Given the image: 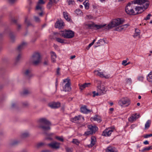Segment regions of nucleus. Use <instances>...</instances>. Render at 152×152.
Segmentation results:
<instances>
[{"instance_id": "nucleus-52", "label": "nucleus", "mask_w": 152, "mask_h": 152, "mask_svg": "<svg viewBox=\"0 0 152 152\" xmlns=\"http://www.w3.org/2000/svg\"><path fill=\"white\" fill-rule=\"evenodd\" d=\"M50 54L51 57H54L55 56H57L56 53L53 51H51L50 52Z\"/></svg>"}, {"instance_id": "nucleus-42", "label": "nucleus", "mask_w": 152, "mask_h": 152, "mask_svg": "<svg viewBox=\"0 0 152 152\" xmlns=\"http://www.w3.org/2000/svg\"><path fill=\"white\" fill-rule=\"evenodd\" d=\"M135 33L134 35V37L140 35V32H139V30L138 29H136L135 30Z\"/></svg>"}, {"instance_id": "nucleus-56", "label": "nucleus", "mask_w": 152, "mask_h": 152, "mask_svg": "<svg viewBox=\"0 0 152 152\" xmlns=\"http://www.w3.org/2000/svg\"><path fill=\"white\" fill-rule=\"evenodd\" d=\"M29 93V91L27 90H25L23 93V94L24 95H26L28 94Z\"/></svg>"}, {"instance_id": "nucleus-14", "label": "nucleus", "mask_w": 152, "mask_h": 152, "mask_svg": "<svg viewBox=\"0 0 152 152\" xmlns=\"http://www.w3.org/2000/svg\"><path fill=\"white\" fill-rule=\"evenodd\" d=\"M135 13L136 15L141 13L144 11L146 9H144V8L143 7L137 6L135 8Z\"/></svg>"}, {"instance_id": "nucleus-43", "label": "nucleus", "mask_w": 152, "mask_h": 152, "mask_svg": "<svg viewBox=\"0 0 152 152\" xmlns=\"http://www.w3.org/2000/svg\"><path fill=\"white\" fill-rule=\"evenodd\" d=\"M95 42V39H94L92 41V42L91 43H90L88 45V46H87L86 48V49L87 50H88L89 49V48H90V47L94 44Z\"/></svg>"}, {"instance_id": "nucleus-48", "label": "nucleus", "mask_w": 152, "mask_h": 152, "mask_svg": "<svg viewBox=\"0 0 152 152\" xmlns=\"http://www.w3.org/2000/svg\"><path fill=\"white\" fill-rule=\"evenodd\" d=\"M25 23L28 26H29L31 25V24L29 21L26 18L25 19Z\"/></svg>"}, {"instance_id": "nucleus-21", "label": "nucleus", "mask_w": 152, "mask_h": 152, "mask_svg": "<svg viewBox=\"0 0 152 152\" xmlns=\"http://www.w3.org/2000/svg\"><path fill=\"white\" fill-rule=\"evenodd\" d=\"M85 25L86 28L88 29H92L95 27V24L92 22L88 24H85Z\"/></svg>"}, {"instance_id": "nucleus-4", "label": "nucleus", "mask_w": 152, "mask_h": 152, "mask_svg": "<svg viewBox=\"0 0 152 152\" xmlns=\"http://www.w3.org/2000/svg\"><path fill=\"white\" fill-rule=\"evenodd\" d=\"M130 103V99L127 97H122L118 101V104L122 107H128Z\"/></svg>"}, {"instance_id": "nucleus-28", "label": "nucleus", "mask_w": 152, "mask_h": 152, "mask_svg": "<svg viewBox=\"0 0 152 152\" xmlns=\"http://www.w3.org/2000/svg\"><path fill=\"white\" fill-rule=\"evenodd\" d=\"M97 75L101 77H104L105 78H107L109 77L108 75H105L102 72H98L97 74Z\"/></svg>"}, {"instance_id": "nucleus-62", "label": "nucleus", "mask_w": 152, "mask_h": 152, "mask_svg": "<svg viewBox=\"0 0 152 152\" xmlns=\"http://www.w3.org/2000/svg\"><path fill=\"white\" fill-rule=\"evenodd\" d=\"M16 0H8L9 2L11 4L14 2Z\"/></svg>"}, {"instance_id": "nucleus-15", "label": "nucleus", "mask_w": 152, "mask_h": 152, "mask_svg": "<svg viewBox=\"0 0 152 152\" xmlns=\"http://www.w3.org/2000/svg\"><path fill=\"white\" fill-rule=\"evenodd\" d=\"M45 3V1H44L43 0H39L37 3V5L36 7V10H40V11H42L43 10V8H42L41 4H44Z\"/></svg>"}, {"instance_id": "nucleus-44", "label": "nucleus", "mask_w": 152, "mask_h": 152, "mask_svg": "<svg viewBox=\"0 0 152 152\" xmlns=\"http://www.w3.org/2000/svg\"><path fill=\"white\" fill-rule=\"evenodd\" d=\"M69 5H73L75 4V2L73 0H67Z\"/></svg>"}, {"instance_id": "nucleus-51", "label": "nucleus", "mask_w": 152, "mask_h": 152, "mask_svg": "<svg viewBox=\"0 0 152 152\" xmlns=\"http://www.w3.org/2000/svg\"><path fill=\"white\" fill-rule=\"evenodd\" d=\"M21 56L20 54H19L16 58L15 60L16 61H18L21 58Z\"/></svg>"}, {"instance_id": "nucleus-46", "label": "nucleus", "mask_w": 152, "mask_h": 152, "mask_svg": "<svg viewBox=\"0 0 152 152\" xmlns=\"http://www.w3.org/2000/svg\"><path fill=\"white\" fill-rule=\"evenodd\" d=\"M144 79V77L142 76H139L137 77V79L139 81L142 82Z\"/></svg>"}, {"instance_id": "nucleus-34", "label": "nucleus", "mask_w": 152, "mask_h": 152, "mask_svg": "<svg viewBox=\"0 0 152 152\" xmlns=\"http://www.w3.org/2000/svg\"><path fill=\"white\" fill-rule=\"evenodd\" d=\"M55 138L59 141L62 142H63L64 141V139L63 138V137L62 136H56L55 137Z\"/></svg>"}, {"instance_id": "nucleus-25", "label": "nucleus", "mask_w": 152, "mask_h": 152, "mask_svg": "<svg viewBox=\"0 0 152 152\" xmlns=\"http://www.w3.org/2000/svg\"><path fill=\"white\" fill-rule=\"evenodd\" d=\"M64 17V18L67 21H70L71 19L69 17V14L66 12H63Z\"/></svg>"}, {"instance_id": "nucleus-16", "label": "nucleus", "mask_w": 152, "mask_h": 152, "mask_svg": "<svg viewBox=\"0 0 152 152\" xmlns=\"http://www.w3.org/2000/svg\"><path fill=\"white\" fill-rule=\"evenodd\" d=\"M64 25V23L61 20H58L57 21L55 24V26L56 28H61L63 27Z\"/></svg>"}, {"instance_id": "nucleus-12", "label": "nucleus", "mask_w": 152, "mask_h": 152, "mask_svg": "<svg viewBox=\"0 0 152 152\" xmlns=\"http://www.w3.org/2000/svg\"><path fill=\"white\" fill-rule=\"evenodd\" d=\"M125 10L126 12L130 15H135V11L131 7H126Z\"/></svg>"}, {"instance_id": "nucleus-6", "label": "nucleus", "mask_w": 152, "mask_h": 152, "mask_svg": "<svg viewBox=\"0 0 152 152\" xmlns=\"http://www.w3.org/2000/svg\"><path fill=\"white\" fill-rule=\"evenodd\" d=\"M61 32L60 35L65 38L71 39L74 36V32L70 30H65Z\"/></svg>"}, {"instance_id": "nucleus-57", "label": "nucleus", "mask_w": 152, "mask_h": 152, "mask_svg": "<svg viewBox=\"0 0 152 152\" xmlns=\"http://www.w3.org/2000/svg\"><path fill=\"white\" fill-rule=\"evenodd\" d=\"M34 18L36 22H39L40 21L39 18L38 17H37L35 16L34 17Z\"/></svg>"}, {"instance_id": "nucleus-49", "label": "nucleus", "mask_w": 152, "mask_h": 152, "mask_svg": "<svg viewBox=\"0 0 152 152\" xmlns=\"http://www.w3.org/2000/svg\"><path fill=\"white\" fill-rule=\"evenodd\" d=\"M152 136V134H147L144 136V138H147Z\"/></svg>"}, {"instance_id": "nucleus-45", "label": "nucleus", "mask_w": 152, "mask_h": 152, "mask_svg": "<svg viewBox=\"0 0 152 152\" xmlns=\"http://www.w3.org/2000/svg\"><path fill=\"white\" fill-rule=\"evenodd\" d=\"M152 16V15L151 14H148L146 16V18H145L144 20H149L150 18V17Z\"/></svg>"}, {"instance_id": "nucleus-35", "label": "nucleus", "mask_w": 152, "mask_h": 152, "mask_svg": "<svg viewBox=\"0 0 152 152\" xmlns=\"http://www.w3.org/2000/svg\"><path fill=\"white\" fill-rule=\"evenodd\" d=\"M88 130L91 131L93 133L94 129L95 128V126H93L92 125H88L87 126Z\"/></svg>"}, {"instance_id": "nucleus-9", "label": "nucleus", "mask_w": 152, "mask_h": 152, "mask_svg": "<svg viewBox=\"0 0 152 152\" xmlns=\"http://www.w3.org/2000/svg\"><path fill=\"white\" fill-rule=\"evenodd\" d=\"M114 130L115 128L114 127L107 128L103 131L102 135L106 137L109 136Z\"/></svg>"}, {"instance_id": "nucleus-11", "label": "nucleus", "mask_w": 152, "mask_h": 152, "mask_svg": "<svg viewBox=\"0 0 152 152\" xmlns=\"http://www.w3.org/2000/svg\"><path fill=\"white\" fill-rule=\"evenodd\" d=\"M81 118H82L83 121H84V118L81 115H78L75 116L74 118H70V121L72 122L77 123Z\"/></svg>"}, {"instance_id": "nucleus-24", "label": "nucleus", "mask_w": 152, "mask_h": 152, "mask_svg": "<svg viewBox=\"0 0 152 152\" xmlns=\"http://www.w3.org/2000/svg\"><path fill=\"white\" fill-rule=\"evenodd\" d=\"M106 152H117V151L114 147L110 146L107 147Z\"/></svg>"}, {"instance_id": "nucleus-17", "label": "nucleus", "mask_w": 152, "mask_h": 152, "mask_svg": "<svg viewBox=\"0 0 152 152\" xmlns=\"http://www.w3.org/2000/svg\"><path fill=\"white\" fill-rule=\"evenodd\" d=\"M80 111L82 113H88L91 111V110L88 109L87 108V106L84 105L80 108Z\"/></svg>"}, {"instance_id": "nucleus-55", "label": "nucleus", "mask_w": 152, "mask_h": 152, "mask_svg": "<svg viewBox=\"0 0 152 152\" xmlns=\"http://www.w3.org/2000/svg\"><path fill=\"white\" fill-rule=\"evenodd\" d=\"M149 151L148 148L147 147L143 148L142 150L141 151L142 152H144L145 151Z\"/></svg>"}, {"instance_id": "nucleus-32", "label": "nucleus", "mask_w": 152, "mask_h": 152, "mask_svg": "<svg viewBox=\"0 0 152 152\" xmlns=\"http://www.w3.org/2000/svg\"><path fill=\"white\" fill-rule=\"evenodd\" d=\"M72 142L75 144L78 145L80 143V142L77 139H73L72 141Z\"/></svg>"}, {"instance_id": "nucleus-50", "label": "nucleus", "mask_w": 152, "mask_h": 152, "mask_svg": "<svg viewBox=\"0 0 152 152\" xmlns=\"http://www.w3.org/2000/svg\"><path fill=\"white\" fill-rule=\"evenodd\" d=\"M60 68L58 67L57 68V71H56V75H60Z\"/></svg>"}, {"instance_id": "nucleus-27", "label": "nucleus", "mask_w": 152, "mask_h": 152, "mask_svg": "<svg viewBox=\"0 0 152 152\" xmlns=\"http://www.w3.org/2000/svg\"><path fill=\"white\" fill-rule=\"evenodd\" d=\"M94 137H92L91 138V144L88 145V148L92 147L95 144V141L94 140Z\"/></svg>"}, {"instance_id": "nucleus-38", "label": "nucleus", "mask_w": 152, "mask_h": 152, "mask_svg": "<svg viewBox=\"0 0 152 152\" xmlns=\"http://www.w3.org/2000/svg\"><path fill=\"white\" fill-rule=\"evenodd\" d=\"M93 134L92 131H91L88 130L84 134V135L85 136H87L90 134Z\"/></svg>"}, {"instance_id": "nucleus-29", "label": "nucleus", "mask_w": 152, "mask_h": 152, "mask_svg": "<svg viewBox=\"0 0 152 152\" xmlns=\"http://www.w3.org/2000/svg\"><path fill=\"white\" fill-rule=\"evenodd\" d=\"M136 115V113L134 114L133 115H132L129 118V121L131 122H133L134 121L136 120V118L135 115Z\"/></svg>"}, {"instance_id": "nucleus-40", "label": "nucleus", "mask_w": 152, "mask_h": 152, "mask_svg": "<svg viewBox=\"0 0 152 152\" xmlns=\"http://www.w3.org/2000/svg\"><path fill=\"white\" fill-rule=\"evenodd\" d=\"M45 144L44 142H40L37 143L36 145V146L37 148H39L40 147L44 146V145H45Z\"/></svg>"}, {"instance_id": "nucleus-7", "label": "nucleus", "mask_w": 152, "mask_h": 152, "mask_svg": "<svg viewBox=\"0 0 152 152\" xmlns=\"http://www.w3.org/2000/svg\"><path fill=\"white\" fill-rule=\"evenodd\" d=\"M134 4H138L140 5H142L144 8V9H146L148 7L149 2L147 0H134L132 1Z\"/></svg>"}, {"instance_id": "nucleus-26", "label": "nucleus", "mask_w": 152, "mask_h": 152, "mask_svg": "<svg viewBox=\"0 0 152 152\" xmlns=\"http://www.w3.org/2000/svg\"><path fill=\"white\" fill-rule=\"evenodd\" d=\"M104 41L103 39H99L98 42H96V48L99 46L102 45L104 43Z\"/></svg>"}, {"instance_id": "nucleus-19", "label": "nucleus", "mask_w": 152, "mask_h": 152, "mask_svg": "<svg viewBox=\"0 0 152 152\" xmlns=\"http://www.w3.org/2000/svg\"><path fill=\"white\" fill-rule=\"evenodd\" d=\"M129 26V24H124L116 28V30L117 31H121L123 30H124Z\"/></svg>"}, {"instance_id": "nucleus-31", "label": "nucleus", "mask_w": 152, "mask_h": 152, "mask_svg": "<svg viewBox=\"0 0 152 152\" xmlns=\"http://www.w3.org/2000/svg\"><path fill=\"white\" fill-rule=\"evenodd\" d=\"M55 39L56 41L60 43H64V40L60 38L56 37L55 38Z\"/></svg>"}, {"instance_id": "nucleus-47", "label": "nucleus", "mask_w": 152, "mask_h": 152, "mask_svg": "<svg viewBox=\"0 0 152 152\" xmlns=\"http://www.w3.org/2000/svg\"><path fill=\"white\" fill-rule=\"evenodd\" d=\"M9 36L12 40H13L14 39L15 37L12 33H10L9 34Z\"/></svg>"}, {"instance_id": "nucleus-23", "label": "nucleus", "mask_w": 152, "mask_h": 152, "mask_svg": "<svg viewBox=\"0 0 152 152\" xmlns=\"http://www.w3.org/2000/svg\"><path fill=\"white\" fill-rule=\"evenodd\" d=\"M27 43L25 42H23L17 48L18 50L20 51L23 49L26 45Z\"/></svg>"}, {"instance_id": "nucleus-30", "label": "nucleus", "mask_w": 152, "mask_h": 152, "mask_svg": "<svg viewBox=\"0 0 152 152\" xmlns=\"http://www.w3.org/2000/svg\"><path fill=\"white\" fill-rule=\"evenodd\" d=\"M151 121L148 120L145 124V129H148L150 127L151 124Z\"/></svg>"}, {"instance_id": "nucleus-60", "label": "nucleus", "mask_w": 152, "mask_h": 152, "mask_svg": "<svg viewBox=\"0 0 152 152\" xmlns=\"http://www.w3.org/2000/svg\"><path fill=\"white\" fill-rule=\"evenodd\" d=\"M127 61L126 60H123L122 63V65H124V66H126V65H125V64H126L127 63Z\"/></svg>"}, {"instance_id": "nucleus-59", "label": "nucleus", "mask_w": 152, "mask_h": 152, "mask_svg": "<svg viewBox=\"0 0 152 152\" xmlns=\"http://www.w3.org/2000/svg\"><path fill=\"white\" fill-rule=\"evenodd\" d=\"M86 16L88 19H91L93 18V16L91 15H87Z\"/></svg>"}, {"instance_id": "nucleus-5", "label": "nucleus", "mask_w": 152, "mask_h": 152, "mask_svg": "<svg viewBox=\"0 0 152 152\" xmlns=\"http://www.w3.org/2000/svg\"><path fill=\"white\" fill-rule=\"evenodd\" d=\"M62 84L63 86V91L65 92H68L71 90L70 80L69 77L63 80Z\"/></svg>"}, {"instance_id": "nucleus-63", "label": "nucleus", "mask_w": 152, "mask_h": 152, "mask_svg": "<svg viewBox=\"0 0 152 152\" xmlns=\"http://www.w3.org/2000/svg\"><path fill=\"white\" fill-rule=\"evenodd\" d=\"M132 4H133V3H132H132L131 2H129L127 4V6L126 7H131V5Z\"/></svg>"}, {"instance_id": "nucleus-54", "label": "nucleus", "mask_w": 152, "mask_h": 152, "mask_svg": "<svg viewBox=\"0 0 152 152\" xmlns=\"http://www.w3.org/2000/svg\"><path fill=\"white\" fill-rule=\"evenodd\" d=\"M57 56H55L54 57H51V61L53 63L55 62L56 61V58Z\"/></svg>"}, {"instance_id": "nucleus-13", "label": "nucleus", "mask_w": 152, "mask_h": 152, "mask_svg": "<svg viewBox=\"0 0 152 152\" xmlns=\"http://www.w3.org/2000/svg\"><path fill=\"white\" fill-rule=\"evenodd\" d=\"M60 102H53L49 103L48 106L52 108H57L60 106Z\"/></svg>"}, {"instance_id": "nucleus-41", "label": "nucleus", "mask_w": 152, "mask_h": 152, "mask_svg": "<svg viewBox=\"0 0 152 152\" xmlns=\"http://www.w3.org/2000/svg\"><path fill=\"white\" fill-rule=\"evenodd\" d=\"M75 13L77 15H80L82 14V12L79 9H77L75 10Z\"/></svg>"}, {"instance_id": "nucleus-61", "label": "nucleus", "mask_w": 152, "mask_h": 152, "mask_svg": "<svg viewBox=\"0 0 152 152\" xmlns=\"http://www.w3.org/2000/svg\"><path fill=\"white\" fill-rule=\"evenodd\" d=\"M136 126V125L135 124H133L132 125L130 126V128L132 129L134 128Z\"/></svg>"}, {"instance_id": "nucleus-20", "label": "nucleus", "mask_w": 152, "mask_h": 152, "mask_svg": "<svg viewBox=\"0 0 152 152\" xmlns=\"http://www.w3.org/2000/svg\"><path fill=\"white\" fill-rule=\"evenodd\" d=\"M31 70L29 69H27L23 72L24 75L28 77H30L32 76L31 74Z\"/></svg>"}, {"instance_id": "nucleus-18", "label": "nucleus", "mask_w": 152, "mask_h": 152, "mask_svg": "<svg viewBox=\"0 0 152 152\" xmlns=\"http://www.w3.org/2000/svg\"><path fill=\"white\" fill-rule=\"evenodd\" d=\"M90 85V83H85L83 84H79V86L80 89L82 90L86 87H88Z\"/></svg>"}, {"instance_id": "nucleus-33", "label": "nucleus", "mask_w": 152, "mask_h": 152, "mask_svg": "<svg viewBox=\"0 0 152 152\" xmlns=\"http://www.w3.org/2000/svg\"><path fill=\"white\" fill-rule=\"evenodd\" d=\"M83 4L85 6V9H88L89 8V4L88 1L86 0L83 2Z\"/></svg>"}, {"instance_id": "nucleus-1", "label": "nucleus", "mask_w": 152, "mask_h": 152, "mask_svg": "<svg viewBox=\"0 0 152 152\" xmlns=\"http://www.w3.org/2000/svg\"><path fill=\"white\" fill-rule=\"evenodd\" d=\"M124 22V20L122 19L117 18L113 20L107 26L105 25H98L96 24V29H97L102 28L103 30H107L116 27L122 24Z\"/></svg>"}, {"instance_id": "nucleus-53", "label": "nucleus", "mask_w": 152, "mask_h": 152, "mask_svg": "<svg viewBox=\"0 0 152 152\" xmlns=\"http://www.w3.org/2000/svg\"><path fill=\"white\" fill-rule=\"evenodd\" d=\"M126 80L127 83L129 84H131L132 82V80L130 78L126 79Z\"/></svg>"}, {"instance_id": "nucleus-22", "label": "nucleus", "mask_w": 152, "mask_h": 152, "mask_svg": "<svg viewBox=\"0 0 152 152\" xmlns=\"http://www.w3.org/2000/svg\"><path fill=\"white\" fill-rule=\"evenodd\" d=\"M147 79L148 82L152 84V70L148 75Z\"/></svg>"}, {"instance_id": "nucleus-8", "label": "nucleus", "mask_w": 152, "mask_h": 152, "mask_svg": "<svg viewBox=\"0 0 152 152\" xmlns=\"http://www.w3.org/2000/svg\"><path fill=\"white\" fill-rule=\"evenodd\" d=\"M96 83L99 85H98L97 87V92L96 93V96H100L103 94H104L105 91V88L103 86H100L101 82L96 81Z\"/></svg>"}, {"instance_id": "nucleus-10", "label": "nucleus", "mask_w": 152, "mask_h": 152, "mask_svg": "<svg viewBox=\"0 0 152 152\" xmlns=\"http://www.w3.org/2000/svg\"><path fill=\"white\" fill-rule=\"evenodd\" d=\"M60 143L54 142L48 144V145L52 148L58 149L60 148Z\"/></svg>"}, {"instance_id": "nucleus-2", "label": "nucleus", "mask_w": 152, "mask_h": 152, "mask_svg": "<svg viewBox=\"0 0 152 152\" xmlns=\"http://www.w3.org/2000/svg\"><path fill=\"white\" fill-rule=\"evenodd\" d=\"M39 127L42 129L44 131H47L50 129V126L51 124L46 118H42L38 121Z\"/></svg>"}, {"instance_id": "nucleus-39", "label": "nucleus", "mask_w": 152, "mask_h": 152, "mask_svg": "<svg viewBox=\"0 0 152 152\" xmlns=\"http://www.w3.org/2000/svg\"><path fill=\"white\" fill-rule=\"evenodd\" d=\"M29 136V133L27 132H24L21 135V137L22 138H25L28 137Z\"/></svg>"}, {"instance_id": "nucleus-3", "label": "nucleus", "mask_w": 152, "mask_h": 152, "mask_svg": "<svg viewBox=\"0 0 152 152\" xmlns=\"http://www.w3.org/2000/svg\"><path fill=\"white\" fill-rule=\"evenodd\" d=\"M41 56L40 54L38 52L33 53L30 59V61L34 65H38L40 62Z\"/></svg>"}, {"instance_id": "nucleus-36", "label": "nucleus", "mask_w": 152, "mask_h": 152, "mask_svg": "<svg viewBox=\"0 0 152 152\" xmlns=\"http://www.w3.org/2000/svg\"><path fill=\"white\" fill-rule=\"evenodd\" d=\"M52 0H49V2L47 5V7L48 9H50L52 6L53 4Z\"/></svg>"}, {"instance_id": "nucleus-64", "label": "nucleus", "mask_w": 152, "mask_h": 152, "mask_svg": "<svg viewBox=\"0 0 152 152\" xmlns=\"http://www.w3.org/2000/svg\"><path fill=\"white\" fill-rule=\"evenodd\" d=\"M43 10H44V8H43V10H42V11H41V12H40V13H39V16H42V15H43Z\"/></svg>"}, {"instance_id": "nucleus-37", "label": "nucleus", "mask_w": 152, "mask_h": 152, "mask_svg": "<svg viewBox=\"0 0 152 152\" xmlns=\"http://www.w3.org/2000/svg\"><path fill=\"white\" fill-rule=\"evenodd\" d=\"M102 121L100 116L96 115V121L98 123H100Z\"/></svg>"}, {"instance_id": "nucleus-58", "label": "nucleus", "mask_w": 152, "mask_h": 152, "mask_svg": "<svg viewBox=\"0 0 152 152\" xmlns=\"http://www.w3.org/2000/svg\"><path fill=\"white\" fill-rule=\"evenodd\" d=\"M65 149H66V151L67 152H72L71 149L70 148H66Z\"/></svg>"}]
</instances>
